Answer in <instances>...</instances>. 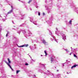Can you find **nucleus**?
Wrapping results in <instances>:
<instances>
[{
  "instance_id": "nucleus-1",
  "label": "nucleus",
  "mask_w": 78,
  "mask_h": 78,
  "mask_svg": "<svg viewBox=\"0 0 78 78\" xmlns=\"http://www.w3.org/2000/svg\"><path fill=\"white\" fill-rule=\"evenodd\" d=\"M51 20H52V18H51L49 20H48L46 21L48 25L50 26H51V24H52V22H51Z\"/></svg>"
},
{
  "instance_id": "nucleus-2",
  "label": "nucleus",
  "mask_w": 78,
  "mask_h": 78,
  "mask_svg": "<svg viewBox=\"0 0 78 78\" xmlns=\"http://www.w3.org/2000/svg\"><path fill=\"white\" fill-rule=\"evenodd\" d=\"M55 36H52L50 39L52 41H53L54 39H55V42H56L58 43V41H57V40H56V39H55Z\"/></svg>"
},
{
  "instance_id": "nucleus-3",
  "label": "nucleus",
  "mask_w": 78,
  "mask_h": 78,
  "mask_svg": "<svg viewBox=\"0 0 78 78\" xmlns=\"http://www.w3.org/2000/svg\"><path fill=\"white\" fill-rule=\"evenodd\" d=\"M28 46V44H24V45H22L20 46H18V47H27Z\"/></svg>"
},
{
  "instance_id": "nucleus-4",
  "label": "nucleus",
  "mask_w": 78,
  "mask_h": 78,
  "mask_svg": "<svg viewBox=\"0 0 78 78\" xmlns=\"http://www.w3.org/2000/svg\"><path fill=\"white\" fill-rule=\"evenodd\" d=\"M11 7L12 8L11 10L8 12V14H11V13L13 12V7H12V5L11 6Z\"/></svg>"
},
{
  "instance_id": "nucleus-5",
  "label": "nucleus",
  "mask_w": 78,
  "mask_h": 78,
  "mask_svg": "<svg viewBox=\"0 0 78 78\" xmlns=\"http://www.w3.org/2000/svg\"><path fill=\"white\" fill-rule=\"evenodd\" d=\"M5 63L7 64V65H8V66H9L10 69L12 70H13V69L11 67V65H10L9 64V63L8 62H5Z\"/></svg>"
},
{
  "instance_id": "nucleus-6",
  "label": "nucleus",
  "mask_w": 78,
  "mask_h": 78,
  "mask_svg": "<svg viewBox=\"0 0 78 78\" xmlns=\"http://www.w3.org/2000/svg\"><path fill=\"white\" fill-rule=\"evenodd\" d=\"M54 58H55V57L54 56L51 57V63H52L53 61H54Z\"/></svg>"
},
{
  "instance_id": "nucleus-7",
  "label": "nucleus",
  "mask_w": 78,
  "mask_h": 78,
  "mask_svg": "<svg viewBox=\"0 0 78 78\" xmlns=\"http://www.w3.org/2000/svg\"><path fill=\"white\" fill-rule=\"evenodd\" d=\"M28 34H27V36H31L32 35V34L30 31H28Z\"/></svg>"
},
{
  "instance_id": "nucleus-8",
  "label": "nucleus",
  "mask_w": 78,
  "mask_h": 78,
  "mask_svg": "<svg viewBox=\"0 0 78 78\" xmlns=\"http://www.w3.org/2000/svg\"><path fill=\"white\" fill-rule=\"evenodd\" d=\"M62 39H64V41H65V39H66V36L64 34H62Z\"/></svg>"
},
{
  "instance_id": "nucleus-9",
  "label": "nucleus",
  "mask_w": 78,
  "mask_h": 78,
  "mask_svg": "<svg viewBox=\"0 0 78 78\" xmlns=\"http://www.w3.org/2000/svg\"><path fill=\"white\" fill-rule=\"evenodd\" d=\"M56 30H57L55 31V34L58 36H60V35H59V32L58 31V28H56Z\"/></svg>"
},
{
  "instance_id": "nucleus-10",
  "label": "nucleus",
  "mask_w": 78,
  "mask_h": 78,
  "mask_svg": "<svg viewBox=\"0 0 78 78\" xmlns=\"http://www.w3.org/2000/svg\"><path fill=\"white\" fill-rule=\"evenodd\" d=\"M47 72H48V73H44V74L47 75H51L50 73H50V72L48 70H47Z\"/></svg>"
},
{
  "instance_id": "nucleus-11",
  "label": "nucleus",
  "mask_w": 78,
  "mask_h": 78,
  "mask_svg": "<svg viewBox=\"0 0 78 78\" xmlns=\"http://www.w3.org/2000/svg\"><path fill=\"white\" fill-rule=\"evenodd\" d=\"M41 41L42 43H43L44 44H45L46 43L45 40H44V39L41 40Z\"/></svg>"
},
{
  "instance_id": "nucleus-12",
  "label": "nucleus",
  "mask_w": 78,
  "mask_h": 78,
  "mask_svg": "<svg viewBox=\"0 0 78 78\" xmlns=\"http://www.w3.org/2000/svg\"><path fill=\"white\" fill-rule=\"evenodd\" d=\"M78 66V65H74V66H73L71 67L72 69H73V68L75 67H76V66Z\"/></svg>"
},
{
  "instance_id": "nucleus-13",
  "label": "nucleus",
  "mask_w": 78,
  "mask_h": 78,
  "mask_svg": "<svg viewBox=\"0 0 78 78\" xmlns=\"http://www.w3.org/2000/svg\"><path fill=\"white\" fill-rule=\"evenodd\" d=\"M7 59L9 62L8 63H9V64L10 63H11V62L10 61V59L9 58H8Z\"/></svg>"
},
{
  "instance_id": "nucleus-14",
  "label": "nucleus",
  "mask_w": 78,
  "mask_h": 78,
  "mask_svg": "<svg viewBox=\"0 0 78 78\" xmlns=\"http://www.w3.org/2000/svg\"><path fill=\"white\" fill-rule=\"evenodd\" d=\"M16 74H18V73L20 72V70H17L16 71Z\"/></svg>"
},
{
  "instance_id": "nucleus-15",
  "label": "nucleus",
  "mask_w": 78,
  "mask_h": 78,
  "mask_svg": "<svg viewBox=\"0 0 78 78\" xmlns=\"http://www.w3.org/2000/svg\"><path fill=\"white\" fill-rule=\"evenodd\" d=\"M69 23L70 25H72V20H70L69 22Z\"/></svg>"
},
{
  "instance_id": "nucleus-16",
  "label": "nucleus",
  "mask_w": 78,
  "mask_h": 78,
  "mask_svg": "<svg viewBox=\"0 0 78 78\" xmlns=\"http://www.w3.org/2000/svg\"><path fill=\"white\" fill-rule=\"evenodd\" d=\"M64 50L65 51H66L67 53H69V51H68V49H65Z\"/></svg>"
},
{
  "instance_id": "nucleus-17",
  "label": "nucleus",
  "mask_w": 78,
  "mask_h": 78,
  "mask_svg": "<svg viewBox=\"0 0 78 78\" xmlns=\"http://www.w3.org/2000/svg\"><path fill=\"white\" fill-rule=\"evenodd\" d=\"M44 52L45 54V56H47V51H44Z\"/></svg>"
},
{
  "instance_id": "nucleus-18",
  "label": "nucleus",
  "mask_w": 78,
  "mask_h": 78,
  "mask_svg": "<svg viewBox=\"0 0 78 78\" xmlns=\"http://www.w3.org/2000/svg\"><path fill=\"white\" fill-rule=\"evenodd\" d=\"M33 23H34L35 25H37V23H36V22L34 21L33 22Z\"/></svg>"
},
{
  "instance_id": "nucleus-19",
  "label": "nucleus",
  "mask_w": 78,
  "mask_h": 78,
  "mask_svg": "<svg viewBox=\"0 0 78 78\" xmlns=\"http://www.w3.org/2000/svg\"><path fill=\"white\" fill-rule=\"evenodd\" d=\"M9 34V32H8L7 34L6 35V37H8V34Z\"/></svg>"
},
{
  "instance_id": "nucleus-20",
  "label": "nucleus",
  "mask_w": 78,
  "mask_h": 78,
  "mask_svg": "<svg viewBox=\"0 0 78 78\" xmlns=\"http://www.w3.org/2000/svg\"><path fill=\"white\" fill-rule=\"evenodd\" d=\"M29 47L30 48L31 50H33V47H32L31 46H30Z\"/></svg>"
},
{
  "instance_id": "nucleus-21",
  "label": "nucleus",
  "mask_w": 78,
  "mask_h": 78,
  "mask_svg": "<svg viewBox=\"0 0 78 78\" xmlns=\"http://www.w3.org/2000/svg\"><path fill=\"white\" fill-rule=\"evenodd\" d=\"M57 76H58V77H59V76H61V74H58L57 75Z\"/></svg>"
},
{
  "instance_id": "nucleus-22",
  "label": "nucleus",
  "mask_w": 78,
  "mask_h": 78,
  "mask_svg": "<svg viewBox=\"0 0 78 78\" xmlns=\"http://www.w3.org/2000/svg\"><path fill=\"white\" fill-rule=\"evenodd\" d=\"M45 8H46V9H47V10H49V9H48V7L47 6H45Z\"/></svg>"
},
{
  "instance_id": "nucleus-23",
  "label": "nucleus",
  "mask_w": 78,
  "mask_h": 78,
  "mask_svg": "<svg viewBox=\"0 0 78 78\" xmlns=\"http://www.w3.org/2000/svg\"><path fill=\"white\" fill-rule=\"evenodd\" d=\"M49 34L51 35H52V33H51V31H49Z\"/></svg>"
},
{
  "instance_id": "nucleus-24",
  "label": "nucleus",
  "mask_w": 78,
  "mask_h": 78,
  "mask_svg": "<svg viewBox=\"0 0 78 78\" xmlns=\"http://www.w3.org/2000/svg\"><path fill=\"white\" fill-rule=\"evenodd\" d=\"M74 57H75V58H77V56L75 54H74Z\"/></svg>"
},
{
  "instance_id": "nucleus-25",
  "label": "nucleus",
  "mask_w": 78,
  "mask_h": 78,
  "mask_svg": "<svg viewBox=\"0 0 78 78\" xmlns=\"http://www.w3.org/2000/svg\"><path fill=\"white\" fill-rule=\"evenodd\" d=\"M23 32L24 34H25V33H26V31H25V30H24L23 31Z\"/></svg>"
},
{
  "instance_id": "nucleus-26",
  "label": "nucleus",
  "mask_w": 78,
  "mask_h": 78,
  "mask_svg": "<svg viewBox=\"0 0 78 78\" xmlns=\"http://www.w3.org/2000/svg\"><path fill=\"white\" fill-rule=\"evenodd\" d=\"M32 1V0H30L29 2H28V3H31V2Z\"/></svg>"
},
{
  "instance_id": "nucleus-27",
  "label": "nucleus",
  "mask_w": 78,
  "mask_h": 78,
  "mask_svg": "<svg viewBox=\"0 0 78 78\" xmlns=\"http://www.w3.org/2000/svg\"><path fill=\"white\" fill-rule=\"evenodd\" d=\"M75 11H78V8H76L75 9Z\"/></svg>"
},
{
  "instance_id": "nucleus-28",
  "label": "nucleus",
  "mask_w": 78,
  "mask_h": 78,
  "mask_svg": "<svg viewBox=\"0 0 78 78\" xmlns=\"http://www.w3.org/2000/svg\"><path fill=\"white\" fill-rule=\"evenodd\" d=\"M30 21L31 22H33V19H31L30 20Z\"/></svg>"
},
{
  "instance_id": "nucleus-29",
  "label": "nucleus",
  "mask_w": 78,
  "mask_h": 78,
  "mask_svg": "<svg viewBox=\"0 0 78 78\" xmlns=\"http://www.w3.org/2000/svg\"><path fill=\"white\" fill-rule=\"evenodd\" d=\"M38 16H40L41 15V13L39 12H38Z\"/></svg>"
},
{
  "instance_id": "nucleus-30",
  "label": "nucleus",
  "mask_w": 78,
  "mask_h": 78,
  "mask_svg": "<svg viewBox=\"0 0 78 78\" xmlns=\"http://www.w3.org/2000/svg\"><path fill=\"white\" fill-rule=\"evenodd\" d=\"M32 61H34V62H35V60H33V59H32Z\"/></svg>"
},
{
  "instance_id": "nucleus-31",
  "label": "nucleus",
  "mask_w": 78,
  "mask_h": 78,
  "mask_svg": "<svg viewBox=\"0 0 78 78\" xmlns=\"http://www.w3.org/2000/svg\"><path fill=\"white\" fill-rule=\"evenodd\" d=\"M25 65L26 66H28V63H26Z\"/></svg>"
},
{
  "instance_id": "nucleus-32",
  "label": "nucleus",
  "mask_w": 78,
  "mask_h": 78,
  "mask_svg": "<svg viewBox=\"0 0 78 78\" xmlns=\"http://www.w3.org/2000/svg\"><path fill=\"white\" fill-rule=\"evenodd\" d=\"M3 22H5V19H3Z\"/></svg>"
},
{
  "instance_id": "nucleus-33",
  "label": "nucleus",
  "mask_w": 78,
  "mask_h": 78,
  "mask_svg": "<svg viewBox=\"0 0 78 78\" xmlns=\"http://www.w3.org/2000/svg\"><path fill=\"white\" fill-rule=\"evenodd\" d=\"M1 30H2V28H0V31H1Z\"/></svg>"
},
{
  "instance_id": "nucleus-34",
  "label": "nucleus",
  "mask_w": 78,
  "mask_h": 78,
  "mask_svg": "<svg viewBox=\"0 0 78 78\" xmlns=\"http://www.w3.org/2000/svg\"><path fill=\"white\" fill-rule=\"evenodd\" d=\"M43 16H45V13H43Z\"/></svg>"
},
{
  "instance_id": "nucleus-35",
  "label": "nucleus",
  "mask_w": 78,
  "mask_h": 78,
  "mask_svg": "<svg viewBox=\"0 0 78 78\" xmlns=\"http://www.w3.org/2000/svg\"><path fill=\"white\" fill-rule=\"evenodd\" d=\"M51 75H52L53 76V74L51 73Z\"/></svg>"
},
{
  "instance_id": "nucleus-36",
  "label": "nucleus",
  "mask_w": 78,
  "mask_h": 78,
  "mask_svg": "<svg viewBox=\"0 0 78 78\" xmlns=\"http://www.w3.org/2000/svg\"><path fill=\"white\" fill-rule=\"evenodd\" d=\"M36 8H38V6H36Z\"/></svg>"
},
{
  "instance_id": "nucleus-37",
  "label": "nucleus",
  "mask_w": 78,
  "mask_h": 78,
  "mask_svg": "<svg viewBox=\"0 0 78 78\" xmlns=\"http://www.w3.org/2000/svg\"><path fill=\"white\" fill-rule=\"evenodd\" d=\"M70 55H72V53H70L69 54Z\"/></svg>"
},
{
  "instance_id": "nucleus-38",
  "label": "nucleus",
  "mask_w": 78,
  "mask_h": 78,
  "mask_svg": "<svg viewBox=\"0 0 78 78\" xmlns=\"http://www.w3.org/2000/svg\"><path fill=\"white\" fill-rule=\"evenodd\" d=\"M42 65L44 67H45V66H44V65L43 64V65Z\"/></svg>"
},
{
  "instance_id": "nucleus-39",
  "label": "nucleus",
  "mask_w": 78,
  "mask_h": 78,
  "mask_svg": "<svg viewBox=\"0 0 78 78\" xmlns=\"http://www.w3.org/2000/svg\"><path fill=\"white\" fill-rule=\"evenodd\" d=\"M63 66H64V64H62Z\"/></svg>"
},
{
  "instance_id": "nucleus-40",
  "label": "nucleus",
  "mask_w": 78,
  "mask_h": 78,
  "mask_svg": "<svg viewBox=\"0 0 78 78\" xmlns=\"http://www.w3.org/2000/svg\"><path fill=\"white\" fill-rule=\"evenodd\" d=\"M12 22L13 23H14V21H12Z\"/></svg>"
},
{
  "instance_id": "nucleus-41",
  "label": "nucleus",
  "mask_w": 78,
  "mask_h": 78,
  "mask_svg": "<svg viewBox=\"0 0 78 78\" xmlns=\"http://www.w3.org/2000/svg\"><path fill=\"white\" fill-rule=\"evenodd\" d=\"M34 41L36 42H37V41H36V40H34Z\"/></svg>"
},
{
  "instance_id": "nucleus-42",
  "label": "nucleus",
  "mask_w": 78,
  "mask_h": 78,
  "mask_svg": "<svg viewBox=\"0 0 78 78\" xmlns=\"http://www.w3.org/2000/svg\"><path fill=\"white\" fill-rule=\"evenodd\" d=\"M69 73H68V72H67V74H69Z\"/></svg>"
},
{
  "instance_id": "nucleus-43",
  "label": "nucleus",
  "mask_w": 78,
  "mask_h": 78,
  "mask_svg": "<svg viewBox=\"0 0 78 78\" xmlns=\"http://www.w3.org/2000/svg\"><path fill=\"white\" fill-rule=\"evenodd\" d=\"M20 33V31L19 32H18V33Z\"/></svg>"
},
{
  "instance_id": "nucleus-44",
  "label": "nucleus",
  "mask_w": 78,
  "mask_h": 78,
  "mask_svg": "<svg viewBox=\"0 0 78 78\" xmlns=\"http://www.w3.org/2000/svg\"><path fill=\"white\" fill-rule=\"evenodd\" d=\"M30 11H32V9H30Z\"/></svg>"
},
{
  "instance_id": "nucleus-45",
  "label": "nucleus",
  "mask_w": 78,
  "mask_h": 78,
  "mask_svg": "<svg viewBox=\"0 0 78 78\" xmlns=\"http://www.w3.org/2000/svg\"><path fill=\"white\" fill-rule=\"evenodd\" d=\"M59 71V70H57V72H58Z\"/></svg>"
},
{
  "instance_id": "nucleus-46",
  "label": "nucleus",
  "mask_w": 78,
  "mask_h": 78,
  "mask_svg": "<svg viewBox=\"0 0 78 78\" xmlns=\"http://www.w3.org/2000/svg\"><path fill=\"white\" fill-rule=\"evenodd\" d=\"M43 56L42 55H41V56Z\"/></svg>"
},
{
  "instance_id": "nucleus-47",
  "label": "nucleus",
  "mask_w": 78,
  "mask_h": 78,
  "mask_svg": "<svg viewBox=\"0 0 78 78\" xmlns=\"http://www.w3.org/2000/svg\"><path fill=\"white\" fill-rule=\"evenodd\" d=\"M19 0V1H20V0Z\"/></svg>"
},
{
  "instance_id": "nucleus-48",
  "label": "nucleus",
  "mask_w": 78,
  "mask_h": 78,
  "mask_svg": "<svg viewBox=\"0 0 78 78\" xmlns=\"http://www.w3.org/2000/svg\"><path fill=\"white\" fill-rule=\"evenodd\" d=\"M72 48V47H71V48Z\"/></svg>"
},
{
  "instance_id": "nucleus-49",
  "label": "nucleus",
  "mask_w": 78,
  "mask_h": 78,
  "mask_svg": "<svg viewBox=\"0 0 78 78\" xmlns=\"http://www.w3.org/2000/svg\"><path fill=\"white\" fill-rule=\"evenodd\" d=\"M7 0H5V1H6Z\"/></svg>"
},
{
  "instance_id": "nucleus-50",
  "label": "nucleus",
  "mask_w": 78,
  "mask_h": 78,
  "mask_svg": "<svg viewBox=\"0 0 78 78\" xmlns=\"http://www.w3.org/2000/svg\"><path fill=\"white\" fill-rule=\"evenodd\" d=\"M66 61H67V60H66Z\"/></svg>"
},
{
  "instance_id": "nucleus-51",
  "label": "nucleus",
  "mask_w": 78,
  "mask_h": 78,
  "mask_svg": "<svg viewBox=\"0 0 78 78\" xmlns=\"http://www.w3.org/2000/svg\"><path fill=\"white\" fill-rule=\"evenodd\" d=\"M71 50H72V48H71Z\"/></svg>"
},
{
  "instance_id": "nucleus-52",
  "label": "nucleus",
  "mask_w": 78,
  "mask_h": 78,
  "mask_svg": "<svg viewBox=\"0 0 78 78\" xmlns=\"http://www.w3.org/2000/svg\"><path fill=\"white\" fill-rule=\"evenodd\" d=\"M0 64H1L0 63Z\"/></svg>"
},
{
  "instance_id": "nucleus-53",
  "label": "nucleus",
  "mask_w": 78,
  "mask_h": 78,
  "mask_svg": "<svg viewBox=\"0 0 78 78\" xmlns=\"http://www.w3.org/2000/svg\"><path fill=\"white\" fill-rule=\"evenodd\" d=\"M55 68H56V67H55Z\"/></svg>"
}]
</instances>
